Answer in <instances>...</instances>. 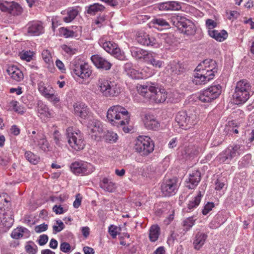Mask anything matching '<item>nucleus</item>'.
Listing matches in <instances>:
<instances>
[{
  "instance_id": "19",
  "label": "nucleus",
  "mask_w": 254,
  "mask_h": 254,
  "mask_svg": "<svg viewBox=\"0 0 254 254\" xmlns=\"http://www.w3.org/2000/svg\"><path fill=\"white\" fill-rule=\"evenodd\" d=\"M34 142L41 149L44 151L48 150L49 143L42 130L38 131L34 137Z\"/></svg>"
},
{
  "instance_id": "11",
  "label": "nucleus",
  "mask_w": 254,
  "mask_h": 254,
  "mask_svg": "<svg viewBox=\"0 0 254 254\" xmlns=\"http://www.w3.org/2000/svg\"><path fill=\"white\" fill-rule=\"evenodd\" d=\"M221 93L220 85H213L200 93L198 99L204 103H209L217 98Z\"/></svg>"
},
{
  "instance_id": "59",
  "label": "nucleus",
  "mask_w": 254,
  "mask_h": 254,
  "mask_svg": "<svg viewBox=\"0 0 254 254\" xmlns=\"http://www.w3.org/2000/svg\"><path fill=\"white\" fill-rule=\"evenodd\" d=\"M48 225L45 223L37 225L34 228V230L36 233H40L46 231L48 229Z\"/></svg>"
},
{
  "instance_id": "20",
  "label": "nucleus",
  "mask_w": 254,
  "mask_h": 254,
  "mask_svg": "<svg viewBox=\"0 0 254 254\" xmlns=\"http://www.w3.org/2000/svg\"><path fill=\"white\" fill-rule=\"evenodd\" d=\"M130 52L132 57L136 60H140L144 62H146L150 53V52L136 47L131 48Z\"/></svg>"
},
{
  "instance_id": "21",
  "label": "nucleus",
  "mask_w": 254,
  "mask_h": 254,
  "mask_svg": "<svg viewBox=\"0 0 254 254\" xmlns=\"http://www.w3.org/2000/svg\"><path fill=\"white\" fill-rule=\"evenodd\" d=\"M201 180V173L195 171L189 175L188 181H186V187L189 189H194Z\"/></svg>"
},
{
  "instance_id": "16",
  "label": "nucleus",
  "mask_w": 254,
  "mask_h": 254,
  "mask_svg": "<svg viewBox=\"0 0 254 254\" xmlns=\"http://www.w3.org/2000/svg\"><path fill=\"white\" fill-rule=\"evenodd\" d=\"M91 60L95 66L99 69L108 70L111 69L112 64L101 55L96 54L91 57Z\"/></svg>"
},
{
  "instance_id": "7",
  "label": "nucleus",
  "mask_w": 254,
  "mask_h": 254,
  "mask_svg": "<svg viewBox=\"0 0 254 254\" xmlns=\"http://www.w3.org/2000/svg\"><path fill=\"white\" fill-rule=\"evenodd\" d=\"M134 149L142 156H147L154 149L152 140L148 136H139L135 141Z\"/></svg>"
},
{
  "instance_id": "63",
  "label": "nucleus",
  "mask_w": 254,
  "mask_h": 254,
  "mask_svg": "<svg viewBox=\"0 0 254 254\" xmlns=\"http://www.w3.org/2000/svg\"><path fill=\"white\" fill-rule=\"evenodd\" d=\"M157 7L160 10H169V2L159 3L157 5Z\"/></svg>"
},
{
  "instance_id": "54",
  "label": "nucleus",
  "mask_w": 254,
  "mask_h": 254,
  "mask_svg": "<svg viewBox=\"0 0 254 254\" xmlns=\"http://www.w3.org/2000/svg\"><path fill=\"white\" fill-rule=\"evenodd\" d=\"M169 10H178L181 8L180 3L175 1H169Z\"/></svg>"
},
{
  "instance_id": "36",
  "label": "nucleus",
  "mask_w": 254,
  "mask_h": 254,
  "mask_svg": "<svg viewBox=\"0 0 254 254\" xmlns=\"http://www.w3.org/2000/svg\"><path fill=\"white\" fill-rule=\"evenodd\" d=\"M198 152V148L193 145H189L185 147L182 151L184 158L193 156L197 154Z\"/></svg>"
},
{
  "instance_id": "32",
  "label": "nucleus",
  "mask_w": 254,
  "mask_h": 254,
  "mask_svg": "<svg viewBox=\"0 0 254 254\" xmlns=\"http://www.w3.org/2000/svg\"><path fill=\"white\" fill-rule=\"evenodd\" d=\"M100 187L108 192H113L116 189L115 184L106 178H104L100 181Z\"/></svg>"
},
{
  "instance_id": "31",
  "label": "nucleus",
  "mask_w": 254,
  "mask_h": 254,
  "mask_svg": "<svg viewBox=\"0 0 254 254\" xmlns=\"http://www.w3.org/2000/svg\"><path fill=\"white\" fill-rule=\"evenodd\" d=\"M1 219L2 225L6 228L11 227L14 221L11 211L9 210L3 213Z\"/></svg>"
},
{
  "instance_id": "37",
  "label": "nucleus",
  "mask_w": 254,
  "mask_h": 254,
  "mask_svg": "<svg viewBox=\"0 0 254 254\" xmlns=\"http://www.w3.org/2000/svg\"><path fill=\"white\" fill-rule=\"evenodd\" d=\"M67 15L63 19L64 21L66 23L71 22L77 16L79 11L77 7H71L67 10Z\"/></svg>"
},
{
  "instance_id": "39",
  "label": "nucleus",
  "mask_w": 254,
  "mask_h": 254,
  "mask_svg": "<svg viewBox=\"0 0 254 254\" xmlns=\"http://www.w3.org/2000/svg\"><path fill=\"white\" fill-rule=\"evenodd\" d=\"M160 234V228L157 225H152L149 230V239L151 242L157 240Z\"/></svg>"
},
{
  "instance_id": "57",
  "label": "nucleus",
  "mask_w": 254,
  "mask_h": 254,
  "mask_svg": "<svg viewBox=\"0 0 254 254\" xmlns=\"http://www.w3.org/2000/svg\"><path fill=\"white\" fill-rule=\"evenodd\" d=\"M60 250L65 253H68L71 250V246L67 242H62L60 245Z\"/></svg>"
},
{
  "instance_id": "9",
  "label": "nucleus",
  "mask_w": 254,
  "mask_h": 254,
  "mask_svg": "<svg viewBox=\"0 0 254 254\" xmlns=\"http://www.w3.org/2000/svg\"><path fill=\"white\" fill-rule=\"evenodd\" d=\"M67 141L69 145L75 150L82 149L85 146V142L79 130L72 131L68 128L66 131Z\"/></svg>"
},
{
  "instance_id": "42",
  "label": "nucleus",
  "mask_w": 254,
  "mask_h": 254,
  "mask_svg": "<svg viewBox=\"0 0 254 254\" xmlns=\"http://www.w3.org/2000/svg\"><path fill=\"white\" fill-rule=\"evenodd\" d=\"M91 74V70L89 68L88 65L86 63H84L78 77L82 79L86 78L89 77Z\"/></svg>"
},
{
  "instance_id": "10",
  "label": "nucleus",
  "mask_w": 254,
  "mask_h": 254,
  "mask_svg": "<svg viewBox=\"0 0 254 254\" xmlns=\"http://www.w3.org/2000/svg\"><path fill=\"white\" fill-rule=\"evenodd\" d=\"M70 168L71 171L76 175H88L95 170L92 164L82 161L73 162L70 165Z\"/></svg>"
},
{
  "instance_id": "44",
  "label": "nucleus",
  "mask_w": 254,
  "mask_h": 254,
  "mask_svg": "<svg viewBox=\"0 0 254 254\" xmlns=\"http://www.w3.org/2000/svg\"><path fill=\"white\" fill-rule=\"evenodd\" d=\"M26 231L27 229L24 227H17L16 229L13 230L11 234V236L12 238L18 239L20 237H22L23 233L22 232Z\"/></svg>"
},
{
  "instance_id": "53",
  "label": "nucleus",
  "mask_w": 254,
  "mask_h": 254,
  "mask_svg": "<svg viewBox=\"0 0 254 254\" xmlns=\"http://www.w3.org/2000/svg\"><path fill=\"white\" fill-rule=\"evenodd\" d=\"M56 223L58 225V226L54 225L53 226V231L55 233L61 232L64 228V225L61 220H57Z\"/></svg>"
},
{
  "instance_id": "18",
  "label": "nucleus",
  "mask_w": 254,
  "mask_h": 254,
  "mask_svg": "<svg viewBox=\"0 0 254 254\" xmlns=\"http://www.w3.org/2000/svg\"><path fill=\"white\" fill-rule=\"evenodd\" d=\"M136 40L138 44L143 46H154L156 44L154 38L144 32L138 33L136 35Z\"/></svg>"
},
{
  "instance_id": "50",
  "label": "nucleus",
  "mask_w": 254,
  "mask_h": 254,
  "mask_svg": "<svg viewBox=\"0 0 254 254\" xmlns=\"http://www.w3.org/2000/svg\"><path fill=\"white\" fill-rule=\"evenodd\" d=\"M125 70L127 72V74L132 78L136 72V70L132 67V64L131 63H127L125 64Z\"/></svg>"
},
{
  "instance_id": "52",
  "label": "nucleus",
  "mask_w": 254,
  "mask_h": 254,
  "mask_svg": "<svg viewBox=\"0 0 254 254\" xmlns=\"http://www.w3.org/2000/svg\"><path fill=\"white\" fill-rule=\"evenodd\" d=\"M53 138L55 143L59 146L63 145L62 140L61 138V134L58 130H55L53 134Z\"/></svg>"
},
{
  "instance_id": "48",
  "label": "nucleus",
  "mask_w": 254,
  "mask_h": 254,
  "mask_svg": "<svg viewBox=\"0 0 254 254\" xmlns=\"http://www.w3.org/2000/svg\"><path fill=\"white\" fill-rule=\"evenodd\" d=\"M10 205V202L5 197L4 195H0V209L1 210H5V208H8Z\"/></svg>"
},
{
  "instance_id": "12",
  "label": "nucleus",
  "mask_w": 254,
  "mask_h": 254,
  "mask_svg": "<svg viewBox=\"0 0 254 254\" xmlns=\"http://www.w3.org/2000/svg\"><path fill=\"white\" fill-rule=\"evenodd\" d=\"M179 188L178 179L174 177L164 180L161 185V191L165 196L175 195Z\"/></svg>"
},
{
  "instance_id": "2",
  "label": "nucleus",
  "mask_w": 254,
  "mask_h": 254,
  "mask_svg": "<svg viewBox=\"0 0 254 254\" xmlns=\"http://www.w3.org/2000/svg\"><path fill=\"white\" fill-rule=\"evenodd\" d=\"M107 118L113 126L123 127L128 124L130 115L127 111L120 105L113 106L108 110Z\"/></svg>"
},
{
  "instance_id": "49",
  "label": "nucleus",
  "mask_w": 254,
  "mask_h": 254,
  "mask_svg": "<svg viewBox=\"0 0 254 254\" xmlns=\"http://www.w3.org/2000/svg\"><path fill=\"white\" fill-rule=\"evenodd\" d=\"M42 56L43 59L46 63L50 64L53 63L51 53L48 50H43L42 53Z\"/></svg>"
},
{
  "instance_id": "23",
  "label": "nucleus",
  "mask_w": 254,
  "mask_h": 254,
  "mask_svg": "<svg viewBox=\"0 0 254 254\" xmlns=\"http://www.w3.org/2000/svg\"><path fill=\"white\" fill-rule=\"evenodd\" d=\"M6 72L10 77L16 82H19L23 78L22 72L15 65L8 66Z\"/></svg>"
},
{
  "instance_id": "27",
  "label": "nucleus",
  "mask_w": 254,
  "mask_h": 254,
  "mask_svg": "<svg viewBox=\"0 0 254 254\" xmlns=\"http://www.w3.org/2000/svg\"><path fill=\"white\" fill-rule=\"evenodd\" d=\"M37 111L38 116L41 118L50 117L51 114L47 106L42 101L39 100L38 101Z\"/></svg>"
},
{
  "instance_id": "46",
  "label": "nucleus",
  "mask_w": 254,
  "mask_h": 254,
  "mask_svg": "<svg viewBox=\"0 0 254 254\" xmlns=\"http://www.w3.org/2000/svg\"><path fill=\"white\" fill-rule=\"evenodd\" d=\"M61 32L65 38L77 37V34L75 32H74L73 30H70L66 28L63 27Z\"/></svg>"
},
{
  "instance_id": "29",
  "label": "nucleus",
  "mask_w": 254,
  "mask_h": 254,
  "mask_svg": "<svg viewBox=\"0 0 254 254\" xmlns=\"http://www.w3.org/2000/svg\"><path fill=\"white\" fill-rule=\"evenodd\" d=\"M208 32L211 37L219 42L223 41L228 36L227 32L224 30L220 32L216 30H208Z\"/></svg>"
},
{
  "instance_id": "45",
  "label": "nucleus",
  "mask_w": 254,
  "mask_h": 254,
  "mask_svg": "<svg viewBox=\"0 0 254 254\" xmlns=\"http://www.w3.org/2000/svg\"><path fill=\"white\" fill-rule=\"evenodd\" d=\"M104 138L107 142H115L118 139V135L114 132L108 131L104 135Z\"/></svg>"
},
{
  "instance_id": "34",
  "label": "nucleus",
  "mask_w": 254,
  "mask_h": 254,
  "mask_svg": "<svg viewBox=\"0 0 254 254\" xmlns=\"http://www.w3.org/2000/svg\"><path fill=\"white\" fill-rule=\"evenodd\" d=\"M184 69L182 64L175 61L170 63L168 65V70H170V72L174 74H179L184 72Z\"/></svg>"
},
{
  "instance_id": "30",
  "label": "nucleus",
  "mask_w": 254,
  "mask_h": 254,
  "mask_svg": "<svg viewBox=\"0 0 254 254\" xmlns=\"http://www.w3.org/2000/svg\"><path fill=\"white\" fill-rule=\"evenodd\" d=\"M151 22L153 24L154 27L158 30H162L170 28L169 23L162 18H154L152 19Z\"/></svg>"
},
{
  "instance_id": "33",
  "label": "nucleus",
  "mask_w": 254,
  "mask_h": 254,
  "mask_svg": "<svg viewBox=\"0 0 254 254\" xmlns=\"http://www.w3.org/2000/svg\"><path fill=\"white\" fill-rule=\"evenodd\" d=\"M45 32L43 23L39 20L33 21V36H38Z\"/></svg>"
},
{
  "instance_id": "41",
  "label": "nucleus",
  "mask_w": 254,
  "mask_h": 254,
  "mask_svg": "<svg viewBox=\"0 0 254 254\" xmlns=\"http://www.w3.org/2000/svg\"><path fill=\"white\" fill-rule=\"evenodd\" d=\"M202 196V195L201 194V191H199L198 194L194 198V199L190 201L189 203H188V209L190 210L191 209L197 206L200 202Z\"/></svg>"
},
{
  "instance_id": "38",
  "label": "nucleus",
  "mask_w": 254,
  "mask_h": 254,
  "mask_svg": "<svg viewBox=\"0 0 254 254\" xmlns=\"http://www.w3.org/2000/svg\"><path fill=\"white\" fill-rule=\"evenodd\" d=\"M225 221V219L223 216L220 214H218L210 223L209 226L211 229H216L223 224Z\"/></svg>"
},
{
  "instance_id": "24",
  "label": "nucleus",
  "mask_w": 254,
  "mask_h": 254,
  "mask_svg": "<svg viewBox=\"0 0 254 254\" xmlns=\"http://www.w3.org/2000/svg\"><path fill=\"white\" fill-rule=\"evenodd\" d=\"M73 108L74 114L82 119H85L89 113L87 106L83 103H75Z\"/></svg>"
},
{
  "instance_id": "51",
  "label": "nucleus",
  "mask_w": 254,
  "mask_h": 254,
  "mask_svg": "<svg viewBox=\"0 0 254 254\" xmlns=\"http://www.w3.org/2000/svg\"><path fill=\"white\" fill-rule=\"evenodd\" d=\"M20 58L27 62H30L32 60V52L30 51H23L20 53Z\"/></svg>"
},
{
  "instance_id": "5",
  "label": "nucleus",
  "mask_w": 254,
  "mask_h": 254,
  "mask_svg": "<svg viewBox=\"0 0 254 254\" xmlns=\"http://www.w3.org/2000/svg\"><path fill=\"white\" fill-rule=\"evenodd\" d=\"M170 22L182 33L187 35H193L195 32L194 24L189 19L180 14H173L170 18Z\"/></svg>"
},
{
  "instance_id": "25",
  "label": "nucleus",
  "mask_w": 254,
  "mask_h": 254,
  "mask_svg": "<svg viewBox=\"0 0 254 254\" xmlns=\"http://www.w3.org/2000/svg\"><path fill=\"white\" fill-rule=\"evenodd\" d=\"M207 238V235L202 232H198L195 236L193 245L194 249L199 250L204 244Z\"/></svg>"
},
{
  "instance_id": "17",
  "label": "nucleus",
  "mask_w": 254,
  "mask_h": 254,
  "mask_svg": "<svg viewBox=\"0 0 254 254\" xmlns=\"http://www.w3.org/2000/svg\"><path fill=\"white\" fill-rule=\"evenodd\" d=\"M194 72V77L192 79V82L195 85H203L212 79L207 75H206L205 73L203 72V71L198 69L197 67L195 68Z\"/></svg>"
},
{
  "instance_id": "3",
  "label": "nucleus",
  "mask_w": 254,
  "mask_h": 254,
  "mask_svg": "<svg viewBox=\"0 0 254 254\" xmlns=\"http://www.w3.org/2000/svg\"><path fill=\"white\" fill-rule=\"evenodd\" d=\"M96 86L97 90L106 97L117 96L121 92V88L118 83L105 78H99Z\"/></svg>"
},
{
  "instance_id": "26",
  "label": "nucleus",
  "mask_w": 254,
  "mask_h": 254,
  "mask_svg": "<svg viewBox=\"0 0 254 254\" xmlns=\"http://www.w3.org/2000/svg\"><path fill=\"white\" fill-rule=\"evenodd\" d=\"M88 128L89 129V133H95V136L103 131L101 123L97 121H91L89 122L88 125Z\"/></svg>"
},
{
  "instance_id": "15",
  "label": "nucleus",
  "mask_w": 254,
  "mask_h": 254,
  "mask_svg": "<svg viewBox=\"0 0 254 254\" xmlns=\"http://www.w3.org/2000/svg\"><path fill=\"white\" fill-rule=\"evenodd\" d=\"M38 90L49 100L55 103L59 101V98L54 94V90L53 88L50 86H46L44 82H40L38 84Z\"/></svg>"
},
{
  "instance_id": "47",
  "label": "nucleus",
  "mask_w": 254,
  "mask_h": 254,
  "mask_svg": "<svg viewBox=\"0 0 254 254\" xmlns=\"http://www.w3.org/2000/svg\"><path fill=\"white\" fill-rule=\"evenodd\" d=\"M195 220L193 217H188L183 221V226L186 231H188L194 224Z\"/></svg>"
},
{
  "instance_id": "14",
  "label": "nucleus",
  "mask_w": 254,
  "mask_h": 254,
  "mask_svg": "<svg viewBox=\"0 0 254 254\" xmlns=\"http://www.w3.org/2000/svg\"><path fill=\"white\" fill-rule=\"evenodd\" d=\"M196 67H198V69L203 71L206 75L212 79L218 71L217 64L215 60L212 59H206L201 62Z\"/></svg>"
},
{
  "instance_id": "8",
  "label": "nucleus",
  "mask_w": 254,
  "mask_h": 254,
  "mask_svg": "<svg viewBox=\"0 0 254 254\" xmlns=\"http://www.w3.org/2000/svg\"><path fill=\"white\" fill-rule=\"evenodd\" d=\"M176 122L182 129H187L197 122V116L195 114H188L186 111H180L175 118Z\"/></svg>"
},
{
  "instance_id": "62",
  "label": "nucleus",
  "mask_w": 254,
  "mask_h": 254,
  "mask_svg": "<svg viewBox=\"0 0 254 254\" xmlns=\"http://www.w3.org/2000/svg\"><path fill=\"white\" fill-rule=\"evenodd\" d=\"M206 26L208 30H213V29L217 26V23L213 20L208 19L206 21Z\"/></svg>"
},
{
  "instance_id": "35",
  "label": "nucleus",
  "mask_w": 254,
  "mask_h": 254,
  "mask_svg": "<svg viewBox=\"0 0 254 254\" xmlns=\"http://www.w3.org/2000/svg\"><path fill=\"white\" fill-rule=\"evenodd\" d=\"M146 63L152 65L155 68H161L164 62L156 59V54L152 52L150 53Z\"/></svg>"
},
{
  "instance_id": "13",
  "label": "nucleus",
  "mask_w": 254,
  "mask_h": 254,
  "mask_svg": "<svg viewBox=\"0 0 254 254\" xmlns=\"http://www.w3.org/2000/svg\"><path fill=\"white\" fill-rule=\"evenodd\" d=\"M99 44L107 52L110 53L116 58L120 60L125 59L124 52H121L118 45L115 42L100 40Z\"/></svg>"
},
{
  "instance_id": "58",
  "label": "nucleus",
  "mask_w": 254,
  "mask_h": 254,
  "mask_svg": "<svg viewBox=\"0 0 254 254\" xmlns=\"http://www.w3.org/2000/svg\"><path fill=\"white\" fill-rule=\"evenodd\" d=\"M53 211L56 214H62L67 211V209H64L61 205H55L53 207Z\"/></svg>"
},
{
  "instance_id": "64",
  "label": "nucleus",
  "mask_w": 254,
  "mask_h": 254,
  "mask_svg": "<svg viewBox=\"0 0 254 254\" xmlns=\"http://www.w3.org/2000/svg\"><path fill=\"white\" fill-rule=\"evenodd\" d=\"M62 49L69 55H73L75 53V49H73L72 48L68 47L66 45H63L62 46Z\"/></svg>"
},
{
  "instance_id": "1",
  "label": "nucleus",
  "mask_w": 254,
  "mask_h": 254,
  "mask_svg": "<svg viewBox=\"0 0 254 254\" xmlns=\"http://www.w3.org/2000/svg\"><path fill=\"white\" fill-rule=\"evenodd\" d=\"M137 89L140 95L146 99H152L157 103L164 102L167 97L165 89H159L157 91V88L154 83L138 84Z\"/></svg>"
},
{
  "instance_id": "6",
  "label": "nucleus",
  "mask_w": 254,
  "mask_h": 254,
  "mask_svg": "<svg viewBox=\"0 0 254 254\" xmlns=\"http://www.w3.org/2000/svg\"><path fill=\"white\" fill-rule=\"evenodd\" d=\"M244 147L240 144L229 145L217 157V160L221 163L229 164L233 158L243 153Z\"/></svg>"
},
{
  "instance_id": "43",
  "label": "nucleus",
  "mask_w": 254,
  "mask_h": 254,
  "mask_svg": "<svg viewBox=\"0 0 254 254\" xmlns=\"http://www.w3.org/2000/svg\"><path fill=\"white\" fill-rule=\"evenodd\" d=\"M22 7L17 3L14 1L11 2L10 13L13 15H19L22 12Z\"/></svg>"
},
{
  "instance_id": "28",
  "label": "nucleus",
  "mask_w": 254,
  "mask_h": 254,
  "mask_svg": "<svg viewBox=\"0 0 254 254\" xmlns=\"http://www.w3.org/2000/svg\"><path fill=\"white\" fill-rule=\"evenodd\" d=\"M83 64L80 59H75L70 62L69 64V68L72 74L78 76V74L81 72V69Z\"/></svg>"
},
{
  "instance_id": "61",
  "label": "nucleus",
  "mask_w": 254,
  "mask_h": 254,
  "mask_svg": "<svg viewBox=\"0 0 254 254\" xmlns=\"http://www.w3.org/2000/svg\"><path fill=\"white\" fill-rule=\"evenodd\" d=\"M164 41L168 45H172L174 42V35L172 34L165 35Z\"/></svg>"
},
{
  "instance_id": "40",
  "label": "nucleus",
  "mask_w": 254,
  "mask_h": 254,
  "mask_svg": "<svg viewBox=\"0 0 254 254\" xmlns=\"http://www.w3.org/2000/svg\"><path fill=\"white\" fill-rule=\"evenodd\" d=\"M105 7L101 4L95 3L88 7L87 12L90 14H95L98 11H102L104 10Z\"/></svg>"
},
{
  "instance_id": "60",
  "label": "nucleus",
  "mask_w": 254,
  "mask_h": 254,
  "mask_svg": "<svg viewBox=\"0 0 254 254\" xmlns=\"http://www.w3.org/2000/svg\"><path fill=\"white\" fill-rule=\"evenodd\" d=\"M10 2H6L3 3L0 2V9L3 12H8L10 13Z\"/></svg>"
},
{
  "instance_id": "55",
  "label": "nucleus",
  "mask_w": 254,
  "mask_h": 254,
  "mask_svg": "<svg viewBox=\"0 0 254 254\" xmlns=\"http://www.w3.org/2000/svg\"><path fill=\"white\" fill-rule=\"evenodd\" d=\"M214 207V204L213 202H208L204 206V208L202 211V213L204 215H207Z\"/></svg>"
},
{
  "instance_id": "22",
  "label": "nucleus",
  "mask_w": 254,
  "mask_h": 254,
  "mask_svg": "<svg viewBox=\"0 0 254 254\" xmlns=\"http://www.w3.org/2000/svg\"><path fill=\"white\" fill-rule=\"evenodd\" d=\"M145 127L148 129L156 130L160 126L159 122L153 115L146 114L143 119Z\"/></svg>"
},
{
  "instance_id": "56",
  "label": "nucleus",
  "mask_w": 254,
  "mask_h": 254,
  "mask_svg": "<svg viewBox=\"0 0 254 254\" xmlns=\"http://www.w3.org/2000/svg\"><path fill=\"white\" fill-rule=\"evenodd\" d=\"M48 240L49 237L47 235L42 234L39 236V239L37 241V242L40 246H42L46 244L48 241Z\"/></svg>"
},
{
  "instance_id": "4",
  "label": "nucleus",
  "mask_w": 254,
  "mask_h": 254,
  "mask_svg": "<svg viewBox=\"0 0 254 254\" xmlns=\"http://www.w3.org/2000/svg\"><path fill=\"white\" fill-rule=\"evenodd\" d=\"M251 88V84L246 79L237 82L233 95L235 104L238 105L245 103L249 99L251 93H253Z\"/></svg>"
}]
</instances>
